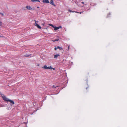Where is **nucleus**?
I'll return each instance as SVG.
<instances>
[{"label": "nucleus", "instance_id": "nucleus-6", "mask_svg": "<svg viewBox=\"0 0 127 127\" xmlns=\"http://www.w3.org/2000/svg\"><path fill=\"white\" fill-rule=\"evenodd\" d=\"M42 2L44 3H49L48 0H43Z\"/></svg>", "mask_w": 127, "mask_h": 127}, {"label": "nucleus", "instance_id": "nucleus-10", "mask_svg": "<svg viewBox=\"0 0 127 127\" xmlns=\"http://www.w3.org/2000/svg\"><path fill=\"white\" fill-rule=\"evenodd\" d=\"M31 1L32 2H34V1H37L38 2H40V1L39 0H31Z\"/></svg>", "mask_w": 127, "mask_h": 127}, {"label": "nucleus", "instance_id": "nucleus-20", "mask_svg": "<svg viewBox=\"0 0 127 127\" xmlns=\"http://www.w3.org/2000/svg\"><path fill=\"white\" fill-rule=\"evenodd\" d=\"M79 12V13L80 14H81L82 13V12Z\"/></svg>", "mask_w": 127, "mask_h": 127}, {"label": "nucleus", "instance_id": "nucleus-8", "mask_svg": "<svg viewBox=\"0 0 127 127\" xmlns=\"http://www.w3.org/2000/svg\"><path fill=\"white\" fill-rule=\"evenodd\" d=\"M50 3L53 6H55V5L54 3V2L53 0H51L50 1Z\"/></svg>", "mask_w": 127, "mask_h": 127}, {"label": "nucleus", "instance_id": "nucleus-23", "mask_svg": "<svg viewBox=\"0 0 127 127\" xmlns=\"http://www.w3.org/2000/svg\"><path fill=\"white\" fill-rule=\"evenodd\" d=\"M37 8H39V7H38V6H37Z\"/></svg>", "mask_w": 127, "mask_h": 127}, {"label": "nucleus", "instance_id": "nucleus-5", "mask_svg": "<svg viewBox=\"0 0 127 127\" xmlns=\"http://www.w3.org/2000/svg\"><path fill=\"white\" fill-rule=\"evenodd\" d=\"M62 28V27L61 26H60L59 27H54V30H56L59 29L61 28Z\"/></svg>", "mask_w": 127, "mask_h": 127}, {"label": "nucleus", "instance_id": "nucleus-16", "mask_svg": "<svg viewBox=\"0 0 127 127\" xmlns=\"http://www.w3.org/2000/svg\"><path fill=\"white\" fill-rule=\"evenodd\" d=\"M44 24H45V23L44 22L43 23L41 24V25L44 26Z\"/></svg>", "mask_w": 127, "mask_h": 127}, {"label": "nucleus", "instance_id": "nucleus-13", "mask_svg": "<svg viewBox=\"0 0 127 127\" xmlns=\"http://www.w3.org/2000/svg\"><path fill=\"white\" fill-rule=\"evenodd\" d=\"M49 25L51 27H52L54 28V27L53 25L51 24H50Z\"/></svg>", "mask_w": 127, "mask_h": 127}, {"label": "nucleus", "instance_id": "nucleus-3", "mask_svg": "<svg viewBox=\"0 0 127 127\" xmlns=\"http://www.w3.org/2000/svg\"><path fill=\"white\" fill-rule=\"evenodd\" d=\"M35 22V23L34 24V25L35 26H36V27L39 29H41V27L38 24L36 23V22H37L35 20L34 21Z\"/></svg>", "mask_w": 127, "mask_h": 127}, {"label": "nucleus", "instance_id": "nucleus-14", "mask_svg": "<svg viewBox=\"0 0 127 127\" xmlns=\"http://www.w3.org/2000/svg\"><path fill=\"white\" fill-rule=\"evenodd\" d=\"M30 55H26L25 56H24L25 57H28L30 56Z\"/></svg>", "mask_w": 127, "mask_h": 127}, {"label": "nucleus", "instance_id": "nucleus-21", "mask_svg": "<svg viewBox=\"0 0 127 127\" xmlns=\"http://www.w3.org/2000/svg\"><path fill=\"white\" fill-rule=\"evenodd\" d=\"M81 3H82V4H84V2H82Z\"/></svg>", "mask_w": 127, "mask_h": 127}, {"label": "nucleus", "instance_id": "nucleus-17", "mask_svg": "<svg viewBox=\"0 0 127 127\" xmlns=\"http://www.w3.org/2000/svg\"><path fill=\"white\" fill-rule=\"evenodd\" d=\"M68 49L67 50V51L69 50V46H68Z\"/></svg>", "mask_w": 127, "mask_h": 127}, {"label": "nucleus", "instance_id": "nucleus-2", "mask_svg": "<svg viewBox=\"0 0 127 127\" xmlns=\"http://www.w3.org/2000/svg\"><path fill=\"white\" fill-rule=\"evenodd\" d=\"M42 68L45 69H51L55 70V68L52 67L51 66L47 67L46 65H45L42 67Z\"/></svg>", "mask_w": 127, "mask_h": 127}, {"label": "nucleus", "instance_id": "nucleus-7", "mask_svg": "<svg viewBox=\"0 0 127 127\" xmlns=\"http://www.w3.org/2000/svg\"><path fill=\"white\" fill-rule=\"evenodd\" d=\"M60 55L59 54H56L54 56V58L55 59H57L58 57H59Z\"/></svg>", "mask_w": 127, "mask_h": 127}, {"label": "nucleus", "instance_id": "nucleus-11", "mask_svg": "<svg viewBox=\"0 0 127 127\" xmlns=\"http://www.w3.org/2000/svg\"><path fill=\"white\" fill-rule=\"evenodd\" d=\"M57 49H59L60 50H61L62 49H63L62 48H61V47H59V46H57Z\"/></svg>", "mask_w": 127, "mask_h": 127}, {"label": "nucleus", "instance_id": "nucleus-19", "mask_svg": "<svg viewBox=\"0 0 127 127\" xmlns=\"http://www.w3.org/2000/svg\"><path fill=\"white\" fill-rule=\"evenodd\" d=\"M57 49V47H55L54 48V49L55 50H56Z\"/></svg>", "mask_w": 127, "mask_h": 127}, {"label": "nucleus", "instance_id": "nucleus-12", "mask_svg": "<svg viewBox=\"0 0 127 127\" xmlns=\"http://www.w3.org/2000/svg\"><path fill=\"white\" fill-rule=\"evenodd\" d=\"M59 40V39H56L55 40H53V42H55L56 41H58Z\"/></svg>", "mask_w": 127, "mask_h": 127}, {"label": "nucleus", "instance_id": "nucleus-15", "mask_svg": "<svg viewBox=\"0 0 127 127\" xmlns=\"http://www.w3.org/2000/svg\"><path fill=\"white\" fill-rule=\"evenodd\" d=\"M0 14L2 16H3V14L1 13L0 12Z\"/></svg>", "mask_w": 127, "mask_h": 127}, {"label": "nucleus", "instance_id": "nucleus-4", "mask_svg": "<svg viewBox=\"0 0 127 127\" xmlns=\"http://www.w3.org/2000/svg\"><path fill=\"white\" fill-rule=\"evenodd\" d=\"M26 8L28 10H32V8L31 7V6L28 5L26 6Z\"/></svg>", "mask_w": 127, "mask_h": 127}, {"label": "nucleus", "instance_id": "nucleus-22", "mask_svg": "<svg viewBox=\"0 0 127 127\" xmlns=\"http://www.w3.org/2000/svg\"><path fill=\"white\" fill-rule=\"evenodd\" d=\"M37 66H39V64H38V65H37Z\"/></svg>", "mask_w": 127, "mask_h": 127}, {"label": "nucleus", "instance_id": "nucleus-18", "mask_svg": "<svg viewBox=\"0 0 127 127\" xmlns=\"http://www.w3.org/2000/svg\"><path fill=\"white\" fill-rule=\"evenodd\" d=\"M53 88H55L56 87H55V86L53 85L52 86Z\"/></svg>", "mask_w": 127, "mask_h": 127}, {"label": "nucleus", "instance_id": "nucleus-1", "mask_svg": "<svg viewBox=\"0 0 127 127\" xmlns=\"http://www.w3.org/2000/svg\"><path fill=\"white\" fill-rule=\"evenodd\" d=\"M1 96L2 99L4 100L10 102V105L11 106H12L14 104V102L13 100H11L9 99L8 98L4 95L3 94Z\"/></svg>", "mask_w": 127, "mask_h": 127}, {"label": "nucleus", "instance_id": "nucleus-9", "mask_svg": "<svg viewBox=\"0 0 127 127\" xmlns=\"http://www.w3.org/2000/svg\"><path fill=\"white\" fill-rule=\"evenodd\" d=\"M68 11L70 12H75V13H79V12H77V11H71V10H68Z\"/></svg>", "mask_w": 127, "mask_h": 127}]
</instances>
